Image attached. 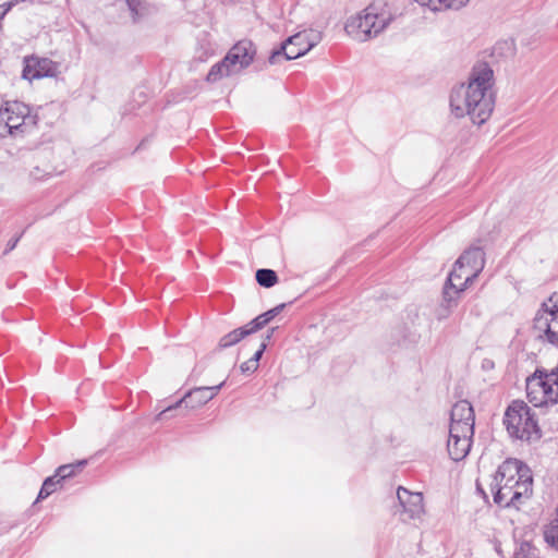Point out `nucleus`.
<instances>
[{
	"instance_id": "30",
	"label": "nucleus",
	"mask_w": 558,
	"mask_h": 558,
	"mask_svg": "<svg viewBox=\"0 0 558 558\" xmlns=\"http://www.w3.org/2000/svg\"><path fill=\"white\" fill-rule=\"evenodd\" d=\"M267 343L263 342L259 347V349L254 353V355L251 359H255V364L258 365L259 360L262 359L265 350H266Z\"/></svg>"
},
{
	"instance_id": "29",
	"label": "nucleus",
	"mask_w": 558,
	"mask_h": 558,
	"mask_svg": "<svg viewBox=\"0 0 558 558\" xmlns=\"http://www.w3.org/2000/svg\"><path fill=\"white\" fill-rule=\"evenodd\" d=\"M286 304H279L275 306L274 308L263 313L262 315L265 317V319L269 323L271 322L277 315H279L282 310L284 308Z\"/></svg>"
},
{
	"instance_id": "21",
	"label": "nucleus",
	"mask_w": 558,
	"mask_h": 558,
	"mask_svg": "<svg viewBox=\"0 0 558 558\" xmlns=\"http://www.w3.org/2000/svg\"><path fill=\"white\" fill-rule=\"evenodd\" d=\"M63 484L64 483L61 480H59V477L56 474L47 477L43 483L37 499L47 498L52 493H54L59 487H63Z\"/></svg>"
},
{
	"instance_id": "6",
	"label": "nucleus",
	"mask_w": 558,
	"mask_h": 558,
	"mask_svg": "<svg viewBox=\"0 0 558 558\" xmlns=\"http://www.w3.org/2000/svg\"><path fill=\"white\" fill-rule=\"evenodd\" d=\"M526 396L535 408L558 402V367L550 371L537 368L526 379Z\"/></svg>"
},
{
	"instance_id": "1",
	"label": "nucleus",
	"mask_w": 558,
	"mask_h": 558,
	"mask_svg": "<svg viewBox=\"0 0 558 558\" xmlns=\"http://www.w3.org/2000/svg\"><path fill=\"white\" fill-rule=\"evenodd\" d=\"M495 75L487 62H476L468 82L452 88L450 109L456 118L469 117L476 125L484 124L495 107Z\"/></svg>"
},
{
	"instance_id": "8",
	"label": "nucleus",
	"mask_w": 558,
	"mask_h": 558,
	"mask_svg": "<svg viewBox=\"0 0 558 558\" xmlns=\"http://www.w3.org/2000/svg\"><path fill=\"white\" fill-rule=\"evenodd\" d=\"M322 40V33L314 29H305L288 37L279 49L272 51L269 63L274 64L283 54L286 60L298 59L307 53Z\"/></svg>"
},
{
	"instance_id": "4",
	"label": "nucleus",
	"mask_w": 558,
	"mask_h": 558,
	"mask_svg": "<svg viewBox=\"0 0 558 558\" xmlns=\"http://www.w3.org/2000/svg\"><path fill=\"white\" fill-rule=\"evenodd\" d=\"M255 54L256 48L252 41H238L230 48L221 61L210 68L206 76L207 82L215 83L223 77L239 74L252 64Z\"/></svg>"
},
{
	"instance_id": "10",
	"label": "nucleus",
	"mask_w": 558,
	"mask_h": 558,
	"mask_svg": "<svg viewBox=\"0 0 558 558\" xmlns=\"http://www.w3.org/2000/svg\"><path fill=\"white\" fill-rule=\"evenodd\" d=\"M223 385H225V381H222L221 384L216 385V386L198 387V388L191 390L183 398H181L179 401H177L174 404L169 405L166 409H163L157 415L156 420L160 421L163 417H167V413L172 412L173 410H177L183 403L185 404V407H191V408L199 407V405L207 403L208 401L214 399V397L219 392V390L222 388Z\"/></svg>"
},
{
	"instance_id": "7",
	"label": "nucleus",
	"mask_w": 558,
	"mask_h": 558,
	"mask_svg": "<svg viewBox=\"0 0 558 558\" xmlns=\"http://www.w3.org/2000/svg\"><path fill=\"white\" fill-rule=\"evenodd\" d=\"M0 124L12 136H16L33 130L37 124V116L22 101H7L0 107Z\"/></svg>"
},
{
	"instance_id": "27",
	"label": "nucleus",
	"mask_w": 558,
	"mask_h": 558,
	"mask_svg": "<svg viewBox=\"0 0 558 558\" xmlns=\"http://www.w3.org/2000/svg\"><path fill=\"white\" fill-rule=\"evenodd\" d=\"M257 368L258 366L255 364V359H250L240 365L241 373L246 375L255 373Z\"/></svg>"
},
{
	"instance_id": "24",
	"label": "nucleus",
	"mask_w": 558,
	"mask_h": 558,
	"mask_svg": "<svg viewBox=\"0 0 558 558\" xmlns=\"http://www.w3.org/2000/svg\"><path fill=\"white\" fill-rule=\"evenodd\" d=\"M538 549L529 541L519 543L514 550V558H537Z\"/></svg>"
},
{
	"instance_id": "33",
	"label": "nucleus",
	"mask_w": 558,
	"mask_h": 558,
	"mask_svg": "<svg viewBox=\"0 0 558 558\" xmlns=\"http://www.w3.org/2000/svg\"><path fill=\"white\" fill-rule=\"evenodd\" d=\"M477 489L481 490L482 494H485V490H482L478 485H477Z\"/></svg>"
},
{
	"instance_id": "15",
	"label": "nucleus",
	"mask_w": 558,
	"mask_h": 558,
	"mask_svg": "<svg viewBox=\"0 0 558 558\" xmlns=\"http://www.w3.org/2000/svg\"><path fill=\"white\" fill-rule=\"evenodd\" d=\"M474 410L472 404L466 400H460L452 405L450 413V427L459 428L472 427L474 429Z\"/></svg>"
},
{
	"instance_id": "25",
	"label": "nucleus",
	"mask_w": 558,
	"mask_h": 558,
	"mask_svg": "<svg viewBox=\"0 0 558 558\" xmlns=\"http://www.w3.org/2000/svg\"><path fill=\"white\" fill-rule=\"evenodd\" d=\"M267 324H268V322L260 314L257 317H255L254 319H252L248 324H246L244 326V328L246 329L247 335L250 336V335L260 330L262 328H264Z\"/></svg>"
},
{
	"instance_id": "26",
	"label": "nucleus",
	"mask_w": 558,
	"mask_h": 558,
	"mask_svg": "<svg viewBox=\"0 0 558 558\" xmlns=\"http://www.w3.org/2000/svg\"><path fill=\"white\" fill-rule=\"evenodd\" d=\"M146 2H125L128 10L130 11L132 19L134 22L138 20V16L141 15V11L144 9V4Z\"/></svg>"
},
{
	"instance_id": "11",
	"label": "nucleus",
	"mask_w": 558,
	"mask_h": 558,
	"mask_svg": "<svg viewBox=\"0 0 558 558\" xmlns=\"http://www.w3.org/2000/svg\"><path fill=\"white\" fill-rule=\"evenodd\" d=\"M474 432L472 427L449 428L447 450L453 461L463 460L470 452Z\"/></svg>"
},
{
	"instance_id": "3",
	"label": "nucleus",
	"mask_w": 558,
	"mask_h": 558,
	"mask_svg": "<svg viewBox=\"0 0 558 558\" xmlns=\"http://www.w3.org/2000/svg\"><path fill=\"white\" fill-rule=\"evenodd\" d=\"M404 2H369L348 19L344 31L355 41L365 43L380 34L397 16L403 14Z\"/></svg>"
},
{
	"instance_id": "28",
	"label": "nucleus",
	"mask_w": 558,
	"mask_h": 558,
	"mask_svg": "<svg viewBox=\"0 0 558 558\" xmlns=\"http://www.w3.org/2000/svg\"><path fill=\"white\" fill-rule=\"evenodd\" d=\"M457 304V300L454 302L451 303V305L449 306L448 303L445 301V299L442 298V304H441V307L440 310L437 312V319L438 320H442V319H446L449 314H450V310L452 306H454Z\"/></svg>"
},
{
	"instance_id": "31",
	"label": "nucleus",
	"mask_w": 558,
	"mask_h": 558,
	"mask_svg": "<svg viewBox=\"0 0 558 558\" xmlns=\"http://www.w3.org/2000/svg\"><path fill=\"white\" fill-rule=\"evenodd\" d=\"M19 241H20V236L11 239L7 244V248H5L4 253L7 254V253L11 252L12 250H14Z\"/></svg>"
},
{
	"instance_id": "19",
	"label": "nucleus",
	"mask_w": 558,
	"mask_h": 558,
	"mask_svg": "<svg viewBox=\"0 0 558 558\" xmlns=\"http://www.w3.org/2000/svg\"><path fill=\"white\" fill-rule=\"evenodd\" d=\"M248 335H247L246 329L244 328V326H242L240 328H236V329L228 332L223 337H221L219 340L218 347L220 349L230 348V347L239 343L242 339H244Z\"/></svg>"
},
{
	"instance_id": "20",
	"label": "nucleus",
	"mask_w": 558,
	"mask_h": 558,
	"mask_svg": "<svg viewBox=\"0 0 558 558\" xmlns=\"http://www.w3.org/2000/svg\"><path fill=\"white\" fill-rule=\"evenodd\" d=\"M544 539L550 547L558 550V509L555 518L544 527Z\"/></svg>"
},
{
	"instance_id": "14",
	"label": "nucleus",
	"mask_w": 558,
	"mask_h": 558,
	"mask_svg": "<svg viewBox=\"0 0 558 558\" xmlns=\"http://www.w3.org/2000/svg\"><path fill=\"white\" fill-rule=\"evenodd\" d=\"M458 269L463 266L466 280H475L485 266V253L480 246H471L465 250L456 260Z\"/></svg>"
},
{
	"instance_id": "9",
	"label": "nucleus",
	"mask_w": 558,
	"mask_h": 558,
	"mask_svg": "<svg viewBox=\"0 0 558 558\" xmlns=\"http://www.w3.org/2000/svg\"><path fill=\"white\" fill-rule=\"evenodd\" d=\"M534 329L541 339L558 345V293H554L537 311Z\"/></svg>"
},
{
	"instance_id": "18",
	"label": "nucleus",
	"mask_w": 558,
	"mask_h": 558,
	"mask_svg": "<svg viewBox=\"0 0 558 558\" xmlns=\"http://www.w3.org/2000/svg\"><path fill=\"white\" fill-rule=\"evenodd\" d=\"M86 464L87 460H80L75 463L63 464L56 470L54 474L59 480L65 483L66 480L80 473Z\"/></svg>"
},
{
	"instance_id": "16",
	"label": "nucleus",
	"mask_w": 558,
	"mask_h": 558,
	"mask_svg": "<svg viewBox=\"0 0 558 558\" xmlns=\"http://www.w3.org/2000/svg\"><path fill=\"white\" fill-rule=\"evenodd\" d=\"M397 498L410 519L420 517L423 512V495L421 493H412L400 486L397 490Z\"/></svg>"
},
{
	"instance_id": "22",
	"label": "nucleus",
	"mask_w": 558,
	"mask_h": 558,
	"mask_svg": "<svg viewBox=\"0 0 558 558\" xmlns=\"http://www.w3.org/2000/svg\"><path fill=\"white\" fill-rule=\"evenodd\" d=\"M257 283L264 288H271L278 282V276L275 270L268 268L258 269L255 274Z\"/></svg>"
},
{
	"instance_id": "23",
	"label": "nucleus",
	"mask_w": 558,
	"mask_h": 558,
	"mask_svg": "<svg viewBox=\"0 0 558 558\" xmlns=\"http://www.w3.org/2000/svg\"><path fill=\"white\" fill-rule=\"evenodd\" d=\"M493 54L504 58H511L515 54V44L513 39L498 41L493 48Z\"/></svg>"
},
{
	"instance_id": "17",
	"label": "nucleus",
	"mask_w": 558,
	"mask_h": 558,
	"mask_svg": "<svg viewBox=\"0 0 558 558\" xmlns=\"http://www.w3.org/2000/svg\"><path fill=\"white\" fill-rule=\"evenodd\" d=\"M465 2H417L418 10L427 19V13H437L447 10H460Z\"/></svg>"
},
{
	"instance_id": "13",
	"label": "nucleus",
	"mask_w": 558,
	"mask_h": 558,
	"mask_svg": "<svg viewBox=\"0 0 558 558\" xmlns=\"http://www.w3.org/2000/svg\"><path fill=\"white\" fill-rule=\"evenodd\" d=\"M466 269L463 266L458 269V263L456 262L452 270L449 272L447 281L444 286V299L450 306L452 302L458 300L461 292H463L474 280H466L468 275H464Z\"/></svg>"
},
{
	"instance_id": "32",
	"label": "nucleus",
	"mask_w": 558,
	"mask_h": 558,
	"mask_svg": "<svg viewBox=\"0 0 558 558\" xmlns=\"http://www.w3.org/2000/svg\"><path fill=\"white\" fill-rule=\"evenodd\" d=\"M274 331H275V328H271L270 330H268L267 336H266V340L264 342L268 341L272 337Z\"/></svg>"
},
{
	"instance_id": "12",
	"label": "nucleus",
	"mask_w": 558,
	"mask_h": 558,
	"mask_svg": "<svg viewBox=\"0 0 558 558\" xmlns=\"http://www.w3.org/2000/svg\"><path fill=\"white\" fill-rule=\"evenodd\" d=\"M58 72V64L48 58L26 57L22 77L34 81L43 77L54 76Z\"/></svg>"
},
{
	"instance_id": "5",
	"label": "nucleus",
	"mask_w": 558,
	"mask_h": 558,
	"mask_svg": "<svg viewBox=\"0 0 558 558\" xmlns=\"http://www.w3.org/2000/svg\"><path fill=\"white\" fill-rule=\"evenodd\" d=\"M504 423L513 439L532 441L541 438V429L531 409L523 401H513L506 410Z\"/></svg>"
},
{
	"instance_id": "2",
	"label": "nucleus",
	"mask_w": 558,
	"mask_h": 558,
	"mask_svg": "<svg viewBox=\"0 0 558 558\" xmlns=\"http://www.w3.org/2000/svg\"><path fill=\"white\" fill-rule=\"evenodd\" d=\"M531 470L518 459H507L497 469L490 483L494 502L501 508H515L532 496Z\"/></svg>"
}]
</instances>
